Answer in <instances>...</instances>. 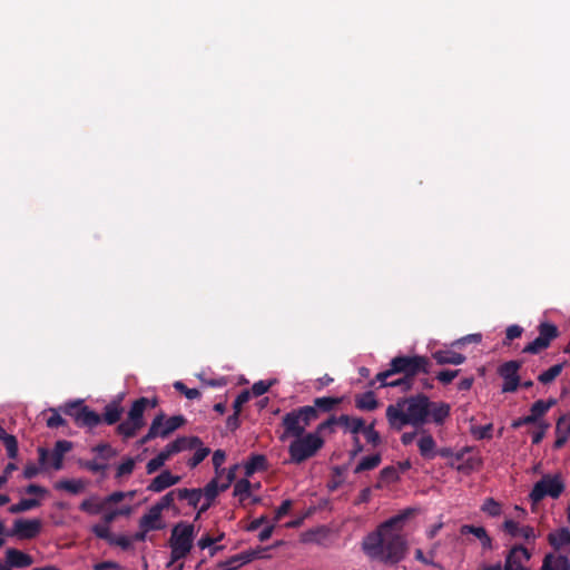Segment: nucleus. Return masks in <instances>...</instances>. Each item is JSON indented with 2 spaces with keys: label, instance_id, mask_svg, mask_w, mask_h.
<instances>
[{
  "label": "nucleus",
  "instance_id": "f257e3e1",
  "mask_svg": "<svg viewBox=\"0 0 570 570\" xmlns=\"http://www.w3.org/2000/svg\"><path fill=\"white\" fill-rule=\"evenodd\" d=\"M412 513V509H406L368 533L362 542L364 553L385 564H396L402 561L407 552V542L401 531Z\"/></svg>",
  "mask_w": 570,
  "mask_h": 570
},
{
  "label": "nucleus",
  "instance_id": "f03ea898",
  "mask_svg": "<svg viewBox=\"0 0 570 570\" xmlns=\"http://www.w3.org/2000/svg\"><path fill=\"white\" fill-rule=\"evenodd\" d=\"M431 362L426 356L422 355H400L390 362V367L376 374L375 380L370 382L373 386L375 382H380L381 387H401L406 392L411 390L413 379L420 374L430 373Z\"/></svg>",
  "mask_w": 570,
  "mask_h": 570
},
{
  "label": "nucleus",
  "instance_id": "7ed1b4c3",
  "mask_svg": "<svg viewBox=\"0 0 570 570\" xmlns=\"http://www.w3.org/2000/svg\"><path fill=\"white\" fill-rule=\"evenodd\" d=\"M430 399L422 393L399 400L386 407V419L393 430L400 431L405 425L420 428L429 422Z\"/></svg>",
  "mask_w": 570,
  "mask_h": 570
},
{
  "label": "nucleus",
  "instance_id": "20e7f679",
  "mask_svg": "<svg viewBox=\"0 0 570 570\" xmlns=\"http://www.w3.org/2000/svg\"><path fill=\"white\" fill-rule=\"evenodd\" d=\"M342 401V397L322 396L314 399L313 405L292 410L285 414L287 431L293 434L304 433L306 428L320 417L321 413H331Z\"/></svg>",
  "mask_w": 570,
  "mask_h": 570
},
{
  "label": "nucleus",
  "instance_id": "39448f33",
  "mask_svg": "<svg viewBox=\"0 0 570 570\" xmlns=\"http://www.w3.org/2000/svg\"><path fill=\"white\" fill-rule=\"evenodd\" d=\"M282 426L284 432L279 438L281 441H285L288 438H294V440L288 445L291 463L301 464L316 455V453L324 446V439L321 435H317V433L304 432L301 434H293L288 432L287 425L285 424V415L282 419Z\"/></svg>",
  "mask_w": 570,
  "mask_h": 570
},
{
  "label": "nucleus",
  "instance_id": "423d86ee",
  "mask_svg": "<svg viewBox=\"0 0 570 570\" xmlns=\"http://www.w3.org/2000/svg\"><path fill=\"white\" fill-rule=\"evenodd\" d=\"M158 405V399H148L145 396H141L137 400H135L127 413V417L125 421L120 422L117 428L116 432L120 436H122L125 440L131 439L136 436L139 430H141L145 424V411L149 409H155Z\"/></svg>",
  "mask_w": 570,
  "mask_h": 570
},
{
  "label": "nucleus",
  "instance_id": "0eeeda50",
  "mask_svg": "<svg viewBox=\"0 0 570 570\" xmlns=\"http://www.w3.org/2000/svg\"><path fill=\"white\" fill-rule=\"evenodd\" d=\"M194 537L195 528L190 523L179 522L173 528L169 539L170 560L167 567L187 557L193 548Z\"/></svg>",
  "mask_w": 570,
  "mask_h": 570
},
{
  "label": "nucleus",
  "instance_id": "6e6552de",
  "mask_svg": "<svg viewBox=\"0 0 570 570\" xmlns=\"http://www.w3.org/2000/svg\"><path fill=\"white\" fill-rule=\"evenodd\" d=\"M60 411L73 419L79 428L92 429L101 423V416L89 409L83 400H75L60 405Z\"/></svg>",
  "mask_w": 570,
  "mask_h": 570
},
{
  "label": "nucleus",
  "instance_id": "1a4fd4ad",
  "mask_svg": "<svg viewBox=\"0 0 570 570\" xmlns=\"http://www.w3.org/2000/svg\"><path fill=\"white\" fill-rule=\"evenodd\" d=\"M564 491V483L559 474H544L532 488L529 498L533 504L539 503L546 497L558 499Z\"/></svg>",
  "mask_w": 570,
  "mask_h": 570
},
{
  "label": "nucleus",
  "instance_id": "9d476101",
  "mask_svg": "<svg viewBox=\"0 0 570 570\" xmlns=\"http://www.w3.org/2000/svg\"><path fill=\"white\" fill-rule=\"evenodd\" d=\"M522 366L520 361H508L498 367V375L503 380L502 392L513 393L520 386L519 370Z\"/></svg>",
  "mask_w": 570,
  "mask_h": 570
},
{
  "label": "nucleus",
  "instance_id": "9b49d317",
  "mask_svg": "<svg viewBox=\"0 0 570 570\" xmlns=\"http://www.w3.org/2000/svg\"><path fill=\"white\" fill-rule=\"evenodd\" d=\"M531 558V550L523 544H514L505 553L502 570H531L525 566Z\"/></svg>",
  "mask_w": 570,
  "mask_h": 570
},
{
  "label": "nucleus",
  "instance_id": "f8f14e48",
  "mask_svg": "<svg viewBox=\"0 0 570 570\" xmlns=\"http://www.w3.org/2000/svg\"><path fill=\"white\" fill-rule=\"evenodd\" d=\"M41 529L42 522L39 519H17L9 535L21 540H31L39 535Z\"/></svg>",
  "mask_w": 570,
  "mask_h": 570
},
{
  "label": "nucleus",
  "instance_id": "ddd939ff",
  "mask_svg": "<svg viewBox=\"0 0 570 570\" xmlns=\"http://www.w3.org/2000/svg\"><path fill=\"white\" fill-rule=\"evenodd\" d=\"M198 445H203L198 436H180L168 443L157 455L166 462L170 456L185 450H193Z\"/></svg>",
  "mask_w": 570,
  "mask_h": 570
},
{
  "label": "nucleus",
  "instance_id": "4468645a",
  "mask_svg": "<svg viewBox=\"0 0 570 570\" xmlns=\"http://www.w3.org/2000/svg\"><path fill=\"white\" fill-rule=\"evenodd\" d=\"M502 530L512 538L521 537L527 543H534L537 534L531 525H520L519 522L507 519L502 524Z\"/></svg>",
  "mask_w": 570,
  "mask_h": 570
},
{
  "label": "nucleus",
  "instance_id": "2eb2a0df",
  "mask_svg": "<svg viewBox=\"0 0 570 570\" xmlns=\"http://www.w3.org/2000/svg\"><path fill=\"white\" fill-rule=\"evenodd\" d=\"M33 563V558L16 548H9L6 551V567H10L11 569H24L30 567Z\"/></svg>",
  "mask_w": 570,
  "mask_h": 570
},
{
  "label": "nucleus",
  "instance_id": "dca6fc26",
  "mask_svg": "<svg viewBox=\"0 0 570 570\" xmlns=\"http://www.w3.org/2000/svg\"><path fill=\"white\" fill-rule=\"evenodd\" d=\"M180 481L179 475H174L169 470H164L160 474L151 480L147 490L150 492L159 493Z\"/></svg>",
  "mask_w": 570,
  "mask_h": 570
},
{
  "label": "nucleus",
  "instance_id": "f3484780",
  "mask_svg": "<svg viewBox=\"0 0 570 570\" xmlns=\"http://www.w3.org/2000/svg\"><path fill=\"white\" fill-rule=\"evenodd\" d=\"M259 551L249 550L243 551L238 554L230 557L228 560L220 562L218 567L220 569L236 570L239 567L249 563L254 559L258 558Z\"/></svg>",
  "mask_w": 570,
  "mask_h": 570
},
{
  "label": "nucleus",
  "instance_id": "a211bd4d",
  "mask_svg": "<svg viewBox=\"0 0 570 570\" xmlns=\"http://www.w3.org/2000/svg\"><path fill=\"white\" fill-rule=\"evenodd\" d=\"M139 528L144 530H163L165 523L161 520V512L154 505L139 519Z\"/></svg>",
  "mask_w": 570,
  "mask_h": 570
},
{
  "label": "nucleus",
  "instance_id": "6ab92c4d",
  "mask_svg": "<svg viewBox=\"0 0 570 570\" xmlns=\"http://www.w3.org/2000/svg\"><path fill=\"white\" fill-rule=\"evenodd\" d=\"M460 533L465 534H473L481 543L482 548L484 550H492V538L487 532L485 528L483 527H476L473 524H463L460 528Z\"/></svg>",
  "mask_w": 570,
  "mask_h": 570
},
{
  "label": "nucleus",
  "instance_id": "aec40b11",
  "mask_svg": "<svg viewBox=\"0 0 570 570\" xmlns=\"http://www.w3.org/2000/svg\"><path fill=\"white\" fill-rule=\"evenodd\" d=\"M541 570H570V560L567 556L548 553L543 558Z\"/></svg>",
  "mask_w": 570,
  "mask_h": 570
},
{
  "label": "nucleus",
  "instance_id": "412c9836",
  "mask_svg": "<svg viewBox=\"0 0 570 570\" xmlns=\"http://www.w3.org/2000/svg\"><path fill=\"white\" fill-rule=\"evenodd\" d=\"M451 406L445 402H432L430 401V416L436 425H442L445 420L450 416Z\"/></svg>",
  "mask_w": 570,
  "mask_h": 570
},
{
  "label": "nucleus",
  "instance_id": "4be33fe9",
  "mask_svg": "<svg viewBox=\"0 0 570 570\" xmlns=\"http://www.w3.org/2000/svg\"><path fill=\"white\" fill-rule=\"evenodd\" d=\"M245 475L252 476L256 472H264L268 469V462L264 454H252L244 464Z\"/></svg>",
  "mask_w": 570,
  "mask_h": 570
},
{
  "label": "nucleus",
  "instance_id": "5701e85b",
  "mask_svg": "<svg viewBox=\"0 0 570 570\" xmlns=\"http://www.w3.org/2000/svg\"><path fill=\"white\" fill-rule=\"evenodd\" d=\"M432 357L439 365L444 364H453L460 365L465 362V356L463 354L456 353L451 350H440L432 353Z\"/></svg>",
  "mask_w": 570,
  "mask_h": 570
},
{
  "label": "nucleus",
  "instance_id": "b1692460",
  "mask_svg": "<svg viewBox=\"0 0 570 570\" xmlns=\"http://www.w3.org/2000/svg\"><path fill=\"white\" fill-rule=\"evenodd\" d=\"M122 413L124 407L121 406L120 402L112 401L105 406L104 413L100 415L101 422L108 425H114L120 421Z\"/></svg>",
  "mask_w": 570,
  "mask_h": 570
},
{
  "label": "nucleus",
  "instance_id": "393cba45",
  "mask_svg": "<svg viewBox=\"0 0 570 570\" xmlns=\"http://www.w3.org/2000/svg\"><path fill=\"white\" fill-rule=\"evenodd\" d=\"M547 539L554 550H560L563 547L570 546V529L560 528L550 532Z\"/></svg>",
  "mask_w": 570,
  "mask_h": 570
},
{
  "label": "nucleus",
  "instance_id": "a878e982",
  "mask_svg": "<svg viewBox=\"0 0 570 570\" xmlns=\"http://www.w3.org/2000/svg\"><path fill=\"white\" fill-rule=\"evenodd\" d=\"M71 449L72 443L70 441L60 440L56 442L52 453L50 454L55 470H60L62 468L63 456Z\"/></svg>",
  "mask_w": 570,
  "mask_h": 570
},
{
  "label": "nucleus",
  "instance_id": "bb28decb",
  "mask_svg": "<svg viewBox=\"0 0 570 570\" xmlns=\"http://www.w3.org/2000/svg\"><path fill=\"white\" fill-rule=\"evenodd\" d=\"M557 404L556 399H548V400H538L535 401L531 407H530V415L533 417V420L538 423H540V419L547 414V412Z\"/></svg>",
  "mask_w": 570,
  "mask_h": 570
},
{
  "label": "nucleus",
  "instance_id": "cd10ccee",
  "mask_svg": "<svg viewBox=\"0 0 570 570\" xmlns=\"http://www.w3.org/2000/svg\"><path fill=\"white\" fill-rule=\"evenodd\" d=\"M420 454L426 460H433L436 456V443L431 434H424L417 441Z\"/></svg>",
  "mask_w": 570,
  "mask_h": 570
},
{
  "label": "nucleus",
  "instance_id": "c85d7f7f",
  "mask_svg": "<svg viewBox=\"0 0 570 570\" xmlns=\"http://www.w3.org/2000/svg\"><path fill=\"white\" fill-rule=\"evenodd\" d=\"M186 422L183 415H173L168 419H164V424L159 428V438L166 439L173 432L181 428Z\"/></svg>",
  "mask_w": 570,
  "mask_h": 570
},
{
  "label": "nucleus",
  "instance_id": "c756f323",
  "mask_svg": "<svg viewBox=\"0 0 570 570\" xmlns=\"http://www.w3.org/2000/svg\"><path fill=\"white\" fill-rule=\"evenodd\" d=\"M355 406L361 411H374L379 407V401L373 391H367L355 396Z\"/></svg>",
  "mask_w": 570,
  "mask_h": 570
},
{
  "label": "nucleus",
  "instance_id": "7c9ffc66",
  "mask_svg": "<svg viewBox=\"0 0 570 570\" xmlns=\"http://www.w3.org/2000/svg\"><path fill=\"white\" fill-rule=\"evenodd\" d=\"M165 419V413L160 412L158 413L151 421V424L149 426V430L147 434H145L139 441V445H145L146 443L150 442L151 440L159 436V428L163 426Z\"/></svg>",
  "mask_w": 570,
  "mask_h": 570
},
{
  "label": "nucleus",
  "instance_id": "2f4dec72",
  "mask_svg": "<svg viewBox=\"0 0 570 570\" xmlns=\"http://www.w3.org/2000/svg\"><path fill=\"white\" fill-rule=\"evenodd\" d=\"M340 425L345 429V431L351 432L354 436L361 433V430L364 428V420L362 417H352L347 414L340 415Z\"/></svg>",
  "mask_w": 570,
  "mask_h": 570
},
{
  "label": "nucleus",
  "instance_id": "473e14b6",
  "mask_svg": "<svg viewBox=\"0 0 570 570\" xmlns=\"http://www.w3.org/2000/svg\"><path fill=\"white\" fill-rule=\"evenodd\" d=\"M0 441L3 443L7 450V455L10 459H16L18 456L17 438L12 434H9L2 426H0Z\"/></svg>",
  "mask_w": 570,
  "mask_h": 570
},
{
  "label": "nucleus",
  "instance_id": "72a5a7b5",
  "mask_svg": "<svg viewBox=\"0 0 570 570\" xmlns=\"http://www.w3.org/2000/svg\"><path fill=\"white\" fill-rule=\"evenodd\" d=\"M202 497V489H177V498L179 500H187L188 504L193 508H197Z\"/></svg>",
  "mask_w": 570,
  "mask_h": 570
},
{
  "label": "nucleus",
  "instance_id": "f704fd0d",
  "mask_svg": "<svg viewBox=\"0 0 570 570\" xmlns=\"http://www.w3.org/2000/svg\"><path fill=\"white\" fill-rule=\"evenodd\" d=\"M382 462L380 453L364 456L354 469V473H361L377 468Z\"/></svg>",
  "mask_w": 570,
  "mask_h": 570
},
{
  "label": "nucleus",
  "instance_id": "c9c22d12",
  "mask_svg": "<svg viewBox=\"0 0 570 570\" xmlns=\"http://www.w3.org/2000/svg\"><path fill=\"white\" fill-rule=\"evenodd\" d=\"M79 509L88 514L96 515L106 509L105 502L99 501L96 497L83 500Z\"/></svg>",
  "mask_w": 570,
  "mask_h": 570
},
{
  "label": "nucleus",
  "instance_id": "e433bc0d",
  "mask_svg": "<svg viewBox=\"0 0 570 570\" xmlns=\"http://www.w3.org/2000/svg\"><path fill=\"white\" fill-rule=\"evenodd\" d=\"M538 331H539V337L541 340H543L544 342H547L549 345L551 344V342L554 338H557L559 336V330L552 323H548V322L540 323V325L538 326Z\"/></svg>",
  "mask_w": 570,
  "mask_h": 570
},
{
  "label": "nucleus",
  "instance_id": "4c0bfd02",
  "mask_svg": "<svg viewBox=\"0 0 570 570\" xmlns=\"http://www.w3.org/2000/svg\"><path fill=\"white\" fill-rule=\"evenodd\" d=\"M376 421H372L368 425L364 424V428L361 430L366 442L371 444L373 448L379 446L382 443V439L380 433L375 430Z\"/></svg>",
  "mask_w": 570,
  "mask_h": 570
},
{
  "label": "nucleus",
  "instance_id": "58836bf2",
  "mask_svg": "<svg viewBox=\"0 0 570 570\" xmlns=\"http://www.w3.org/2000/svg\"><path fill=\"white\" fill-rule=\"evenodd\" d=\"M41 502L38 499L29 498V499H21L18 503L12 504L9 508V512L12 514L26 512L29 510H32L35 508L40 507Z\"/></svg>",
  "mask_w": 570,
  "mask_h": 570
},
{
  "label": "nucleus",
  "instance_id": "ea45409f",
  "mask_svg": "<svg viewBox=\"0 0 570 570\" xmlns=\"http://www.w3.org/2000/svg\"><path fill=\"white\" fill-rule=\"evenodd\" d=\"M56 488L66 490L72 494H78L85 489V482L81 480H62L56 484Z\"/></svg>",
  "mask_w": 570,
  "mask_h": 570
},
{
  "label": "nucleus",
  "instance_id": "a19ab883",
  "mask_svg": "<svg viewBox=\"0 0 570 570\" xmlns=\"http://www.w3.org/2000/svg\"><path fill=\"white\" fill-rule=\"evenodd\" d=\"M131 512L132 508L130 505H124L121 508H117L106 512L101 519L102 522L111 524L118 517H128L131 514Z\"/></svg>",
  "mask_w": 570,
  "mask_h": 570
},
{
  "label": "nucleus",
  "instance_id": "79ce46f5",
  "mask_svg": "<svg viewBox=\"0 0 570 570\" xmlns=\"http://www.w3.org/2000/svg\"><path fill=\"white\" fill-rule=\"evenodd\" d=\"M562 368H563V364L552 365L550 368L542 372L538 376L539 382L542 384H549V383L553 382L561 374Z\"/></svg>",
  "mask_w": 570,
  "mask_h": 570
},
{
  "label": "nucleus",
  "instance_id": "37998d69",
  "mask_svg": "<svg viewBox=\"0 0 570 570\" xmlns=\"http://www.w3.org/2000/svg\"><path fill=\"white\" fill-rule=\"evenodd\" d=\"M493 425L491 423L485 425H471L470 432L476 440H489L492 438Z\"/></svg>",
  "mask_w": 570,
  "mask_h": 570
},
{
  "label": "nucleus",
  "instance_id": "c03bdc74",
  "mask_svg": "<svg viewBox=\"0 0 570 570\" xmlns=\"http://www.w3.org/2000/svg\"><path fill=\"white\" fill-rule=\"evenodd\" d=\"M51 415L47 419V426L49 429H58L67 425V421L62 417L60 406L58 409H49Z\"/></svg>",
  "mask_w": 570,
  "mask_h": 570
},
{
  "label": "nucleus",
  "instance_id": "a18cd8bd",
  "mask_svg": "<svg viewBox=\"0 0 570 570\" xmlns=\"http://www.w3.org/2000/svg\"><path fill=\"white\" fill-rule=\"evenodd\" d=\"M194 450H196L194 455L187 462V465L190 469H194L198 464H200L208 456V454L210 453V449L209 448L202 446V445H198Z\"/></svg>",
  "mask_w": 570,
  "mask_h": 570
},
{
  "label": "nucleus",
  "instance_id": "49530a36",
  "mask_svg": "<svg viewBox=\"0 0 570 570\" xmlns=\"http://www.w3.org/2000/svg\"><path fill=\"white\" fill-rule=\"evenodd\" d=\"M218 478L219 476L216 475L202 490L203 495L205 497V499L207 501H214L216 499V497L218 495V493L222 491L220 485H218V481H217Z\"/></svg>",
  "mask_w": 570,
  "mask_h": 570
},
{
  "label": "nucleus",
  "instance_id": "de8ad7c7",
  "mask_svg": "<svg viewBox=\"0 0 570 570\" xmlns=\"http://www.w3.org/2000/svg\"><path fill=\"white\" fill-rule=\"evenodd\" d=\"M250 487L252 484L246 478L238 480L234 485V495L244 501L250 493Z\"/></svg>",
  "mask_w": 570,
  "mask_h": 570
},
{
  "label": "nucleus",
  "instance_id": "09e8293b",
  "mask_svg": "<svg viewBox=\"0 0 570 570\" xmlns=\"http://www.w3.org/2000/svg\"><path fill=\"white\" fill-rule=\"evenodd\" d=\"M92 452H96L102 460H110L117 455V451L109 443H99L92 448Z\"/></svg>",
  "mask_w": 570,
  "mask_h": 570
},
{
  "label": "nucleus",
  "instance_id": "8fccbe9b",
  "mask_svg": "<svg viewBox=\"0 0 570 570\" xmlns=\"http://www.w3.org/2000/svg\"><path fill=\"white\" fill-rule=\"evenodd\" d=\"M91 532L99 539H102L110 543L114 534L110 532V524L105 522L98 523L91 527Z\"/></svg>",
  "mask_w": 570,
  "mask_h": 570
},
{
  "label": "nucleus",
  "instance_id": "3c124183",
  "mask_svg": "<svg viewBox=\"0 0 570 570\" xmlns=\"http://www.w3.org/2000/svg\"><path fill=\"white\" fill-rule=\"evenodd\" d=\"M340 416H335V415H330L325 421H323L322 423H320L314 433H317V435H321L323 433H325L326 431H330V432H334V425H340Z\"/></svg>",
  "mask_w": 570,
  "mask_h": 570
},
{
  "label": "nucleus",
  "instance_id": "603ef678",
  "mask_svg": "<svg viewBox=\"0 0 570 570\" xmlns=\"http://www.w3.org/2000/svg\"><path fill=\"white\" fill-rule=\"evenodd\" d=\"M481 510L490 517H498L501 514V504L493 498H488L484 500Z\"/></svg>",
  "mask_w": 570,
  "mask_h": 570
},
{
  "label": "nucleus",
  "instance_id": "864d4df0",
  "mask_svg": "<svg viewBox=\"0 0 570 570\" xmlns=\"http://www.w3.org/2000/svg\"><path fill=\"white\" fill-rule=\"evenodd\" d=\"M550 345L541 340L539 336L524 346L523 353L538 354L541 351L548 348Z\"/></svg>",
  "mask_w": 570,
  "mask_h": 570
},
{
  "label": "nucleus",
  "instance_id": "5fc2aeb1",
  "mask_svg": "<svg viewBox=\"0 0 570 570\" xmlns=\"http://www.w3.org/2000/svg\"><path fill=\"white\" fill-rule=\"evenodd\" d=\"M79 465L92 473L105 472L108 468L106 463H99L97 460H80Z\"/></svg>",
  "mask_w": 570,
  "mask_h": 570
},
{
  "label": "nucleus",
  "instance_id": "6e6d98bb",
  "mask_svg": "<svg viewBox=\"0 0 570 570\" xmlns=\"http://www.w3.org/2000/svg\"><path fill=\"white\" fill-rule=\"evenodd\" d=\"M226 460V453L223 450H216L213 454L212 461L217 476L225 473V469L222 468Z\"/></svg>",
  "mask_w": 570,
  "mask_h": 570
},
{
  "label": "nucleus",
  "instance_id": "4d7b16f0",
  "mask_svg": "<svg viewBox=\"0 0 570 570\" xmlns=\"http://www.w3.org/2000/svg\"><path fill=\"white\" fill-rule=\"evenodd\" d=\"M176 497L177 490L169 491L156 504H154V507L158 508V510L163 512L164 510L171 508Z\"/></svg>",
  "mask_w": 570,
  "mask_h": 570
},
{
  "label": "nucleus",
  "instance_id": "13d9d810",
  "mask_svg": "<svg viewBox=\"0 0 570 570\" xmlns=\"http://www.w3.org/2000/svg\"><path fill=\"white\" fill-rule=\"evenodd\" d=\"M134 495H135V491H129V492L116 491V492H112L111 494L107 495L104 499L105 507L107 508V505H109V504L118 503V502L122 501L127 497L134 498Z\"/></svg>",
  "mask_w": 570,
  "mask_h": 570
},
{
  "label": "nucleus",
  "instance_id": "bf43d9fd",
  "mask_svg": "<svg viewBox=\"0 0 570 570\" xmlns=\"http://www.w3.org/2000/svg\"><path fill=\"white\" fill-rule=\"evenodd\" d=\"M175 390L184 394L188 400L200 397V392L197 389H189L183 382L177 381L174 383Z\"/></svg>",
  "mask_w": 570,
  "mask_h": 570
},
{
  "label": "nucleus",
  "instance_id": "052dcab7",
  "mask_svg": "<svg viewBox=\"0 0 570 570\" xmlns=\"http://www.w3.org/2000/svg\"><path fill=\"white\" fill-rule=\"evenodd\" d=\"M135 469V460L127 458L122 463L117 466L116 478L130 475Z\"/></svg>",
  "mask_w": 570,
  "mask_h": 570
},
{
  "label": "nucleus",
  "instance_id": "680f3d73",
  "mask_svg": "<svg viewBox=\"0 0 570 570\" xmlns=\"http://www.w3.org/2000/svg\"><path fill=\"white\" fill-rule=\"evenodd\" d=\"M523 333V328L520 325L513 324L510 325L505 331V338L503 341L504 345H509L511 341L520 337Z\"/></svg>",
  "mask_w": 570,
  "mask_h": 570
},
{
  "label": "nucleus",
  "instance_id": "e2e57ef3",
  "mask_svg": "<svg viewBox=\"0 0 570 570\" xmlns=\"http://www.w3.org/2000/svg\"><path fill=\"white\" fill-rule=\"evenodd\" d=\"M556 433H560L564 438L570 436V422L566 415H562L557 421Z\"/></svg>",
  "mask_w": 570,
  "mask_h": 570
},
{
  "label": "nucleus",
  "instance_id": "0e129e2a",
  "mask_svg": "<svg viewBox=\"0 0 570 570\" xmlns=\"http://www.w3.org/2000/svg\"><path fill=\"white\" fill-rule=\"evenodd\" d=\"M380 479L387 483L396 481L399 479L396 469L394 466H385L380 472Z\"/></svg>",
  "mask_w": 570,
  "mask_h": 570
},
{
  "label": "nucleus",
  "instance_id": "69168bd1",
  "mask_svg": "<svg viewBox=\"0 0 570 570\" xmlns=\"http://www.w3.org/2000/svg\"><path fill=\"white\" fill-rule=\"evenodd\" d=\"M250 399V392L248 390H244L242 391L237 397L235 399L234 403H233V410L235 412H238L240 413L242 412V407L245 403H247Z\"/></svg>",
  "mask_w": 570,
  "mask_h": 570
},
{
  "label": "nucleus",
  "instance_id": "338daca9",
  "mask_svg": "<svg viewBox=\"0 0 570 570\" xmlns=\"http://www.w3.org/2000/svg\"><path fill=\"white\" fill-rule=\"evenodd\" d=\"M459 374V370H443L436 374V379L444 385L450 384Z\"/></svg>",
  "mask_w": 570,
  "mask_h": 570
},
{
  "label": "nucleus",
  "instance_id": "774afa93",
  "mask_svg": "<svg viewBox=\"0 0 570 570\" xmlns=\"http://www.w3.org/2000/svg\"><path fill=\"white\" fill-rule=\"evenodd\" d=\"M271 386H272V382L258 381L253 384L249 392L254 396H261V395L265 394L269 390Z\"/></svg>",
  "mask_w": 570,
  "mask_h": 570
}]
</instances>
